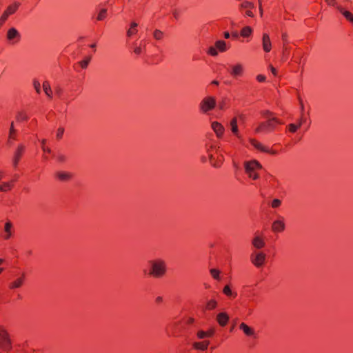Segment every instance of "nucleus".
I'll use <instances>...</instances> for the list:
<instances>
[{
    "label": "nucleus",
    "mask_w": 353,
    "mask_h": 353,
    "mask_svg": "<svg viewBox=\"0 0 353 353\" xmlns=\"http://www.w3.org/2000/svg\"><path fill=\"white\" fill-rule=\"evenodd\" d=\"M272 230L276 232H281L285 230V225L283 221L276 220L272 223Z\"/></svg>",
    "instance_id": "b1692460"
},
{
    "label": "nucleus",
    "mask_w": 353,
    "mask_h": 353,
    "mask_svg": "<svg viewBox=\"0 0 353 353\" xmlns=\"http://www.w3.org/2000/svg\"><path fill=\"white\" fill-rule=\"evenodd\" d=\"M300 104H301V112L300 117H302V116L305 117V116L304 114V105H303V104L301 101H300Z\"/></svg>",
    "instance_id": "5fc2aeb1"
},
{
    "label": "nucleus",
    "mask_w": 353,
    "mask_h": 353,
    "mask_svg": "<svg viewBox=\"0 0 353 353\" xmlns=\"http://www.w3.org/2000/svg\"><path fill=\"white\" fill-rule=\"evenodd\" d=\"M239 329L241 330L244 334L248 336H254L255 337V332L254 330L249 327L248 325H246L244 323H241L239 325Z\"/></svg>",
    "instance_id": "4be33fe9"
},
{
    "label": "nucleus",
    "mask_w": 353,
    "mask_h": 353,
    "mask_svg": "<svg viewBox=\"0 0 353 353\" xmlns=\"http://www.w3.org/2000/svg\"><path fill=\"white\" fill-rule=\"evenodd\" d=\"M269 68L271 72L273 74V75L276 76L277 74L276 68H274L272 65H269Z\"/></svg>",
    "instance_id": "6e6d98bb"
},
{
    "label": "nucleus",
    "mask_w": 353,
    "mask_h": 353,
    "mask_svg": "<svg viewBox=\"0 0 353 353\" xmlns=\"http://www.w3.org/2000/svg\"><path fill=\"white\" fill-rule=\"evenodd\" d=\"M20 3L19 2H14L11 3L8 8L5 10V11L9 14L12 15L14 14L18 10Z\"/></svg>",
    "instance_id": "bb28decb"
},
{
    "label": "nucleus",
    "mask_w": 353,
    "mask_h": 353,
    "mask_svg": "<svg viewBox=\"0 0 353 353\" xmlns=\"http://www.w3.org/2000/svg\"><path fill=\"white\" fill-rule=\"evenodd\" d=\"M272 112L266 111L263 113V117L267 119V121L260 123L259 127L256 129V132H270L273 131L278 124H281L276 117H272Z\"/></svg>",
    "instance_id": "f03ea898"
},
{
    "label": "nucleus",
    "mask_w": 353,
    "mask_h": 353,
    "mask_svg": "<svg viewBox=\"0 0 353 353\" xmlns=\"http://www.w3.org/2000/svg\"><path fill=\"white\" fill-rule=\"evenodd\" d=\"M13 223L10 220H7L5 223L3 232L1 234L2 238L4 240H8L11 238L13 233Z\"/></svg>",
    "instance_id": "9d476101"
},
{
    "label": "nucleus",
    "mask_w": 353,
    "mask_h": 353,
    "mask_svg": "<svg viewBox=\"0 0 353 353\" xmlns=\"http://www.w3.org/2000/svg\"><path fill=\"white\" fill-rule=\"evenodd\" d=\"M282 39L283 40H285L287 39V34L285 33L283 34H282Z\"/></svg>",
    "instance_id": "e2e57ef3"
},
{
    "label": "nucleus",
    "mask_w": 353,
    "mask_h": 353,
    "mask_svg": "<svg viewBox=\"0 0 353 353\" xmlns=\"http://www.w3.org/2000/svg\"><path fill=\"white\" fill-rule=\"evenodd\" d=\"M211 127L218 138H221L223 137L225 128L222 124L217 121H213L212 122Z\"/></svg>",
    "instance_id": "2eb2a0df"
},
{
    "label": "nucleus",
    "mask_w": 353,
    "mask_h": 353,
    "mask_svg": "<svg viewBox=\"0 0 353 353\" xmlns=\"http://www.w3.org/2000/svg\"><path fill=\"white\" fill-rule=\"evenodd\" d=\"M15 134H16V130L14 128V124L12 122L11 123L10 128V133H9L10 139H15Z\"/></svg>",
    "instance_id": "37998d69"
},
{
    "label": "nucleus",
    "mask_w": 353,
    "mask_h": 353,
    "mask_svg": "<svg viewBox=\"0 0 353 353\" xmlns=\"http://www.w3.org/2000/svg\"><path fill=\"white\" fill-rule=\"evenodd\" d=\"M223 36H224L225 39H229L230 37V34L228 32H225L223 34Z\"/></svg>",
    "instance_id": "052dcab7"
},
{
    "label": "nucleus",
    "mask_w": 353,
    "mask_h": 353,
    "mask_svg": "<svg viewBox=\"0 0 353 353\" xmlns=\"http://www.w3.org/2000/svg\"><path fill=\"white\" fill-rule=\"evenodd\" d=\"M6 37L10 44L16 45L21 41V35L17 28L12 27L8 30Z\"/></svg>",
    "instance_id": "0eeeda50"
},
{
    "label": "nucleus",
    "mask_w": 353,
    "mask_h": 353,
    "mask_svg": "<svg viewBox=\"0 0 353 353\" xmlns=\"http://www.w3.org/2000/svg\"><path fill=\"white\" fill-rule=\"evenodd\" d=\"M12 347L8 334L5 328L0 326V348L3 351H9Z\"/></svg>",
    "instance_id": "423d86ee"
},
{
    "label": "nucleus",
    "mask_w": 353,
    "mask_h": 353,
    "mask_svg": "<svg viewBox=\"0 0 353 353\" xmlns=\"http://www.w3.org/2000/svg\"><path fill=\"white\" fill-rule=\"evenodd\" d=\"M244 72V67L241 63H236L230 66V74L234 77H241Z\"/></svg>",
    "instance_id": "f8f14e48"
},
{
    "label": "nucleus",
    "mask_w": 353,
    "mask_h": 353,
    "mask_svg": "<svg viewBox=\"0 0 353 353\" xmlns=\"http://www.w3.org/2000/svg\"><path fill=\"white\" fill-rule=\"evenodd\" d=\"M208 152L209 153V157L210 159L212 158V154L211 153V152L210 151V150H208Z\"/></svg>",
    "instance_id": "69168bd1"
},
{
    "label": "nucleus",
    "mask_w": 353,
    "mask_h": 353,
    "mask_svg": "<svg viewBox=\"0 0 353 353\" xmlns=\"http://www.w3.org/2000/svg\"><path fill=\"white\" fill-rule=\"evenodd\" d=\"M266 153H270V154H276L277 152L276 151H274V150H270V152H265Z\"/></svg>",
    "instance_id": "680f3d73"
},
{
    "label": "nucleus",
    "mask_w": 353,
    "mask_h": 353,
    "mask_svg": "<svg viewBox=\"0 0 353 353\" xmlns=\"http://www.w3.org/2000/svg\"><path fill=\"white\" fill-rule=\"evenodd\" d=\"M46 143V139H42L41 141V148L44 152L50 153L51 150L49 148H47L46 145H45Z\"/></svg>",
    "instance_id": "79ce46f5"
},
{
    "label": "nucleus",
    "mask_w": 353,
    "mask_h": 353,
    "mask_svg": "<svg viewBox=\"0 0 353 353\" xmlns=\"http://www.w3.org/2000/svg\"><path fill=\"white\" fill-rule=\"evenodd\" d=\"M253 32V29L250 27V26H245L243 27L241 32H240V34L241 37H244V38H247V37H249L252 35Z\"/></svg>",
    "instance_id": "c756f323"
},
{
    "label": "nucleus",
    "mask_w": 353,
    "mask_h": 353,
    "mask_svg": "<svg viewBox=\"0 0 353 353\" xmlns=\"http://www.w3.org/2000/svg\"><path fill=\"white\" fill-rule=\"evenodd\" d=\"M324 1L327 3V4L328 6H335L336 8L337 7L336 0H324Z\"/></svg>",
    "instance_id": "8fccbe9b"
},
{
    "label": "nucleus",
    "mask_w": 353,
    "mask_h": 353,
    "mask_svg": "<svg viewBox=\"0 0 353 353\" xmlns=\"http://www.w3.org/2000/svg\"><path fill=\"white\" fill-rule=\"evenodd\" d=\"M256 79L259 82H263L265 80L266 77L263 74H259L256 76Z\"/></svg>",
    "instance_id": "603ef678"
},
{
    "label": "nucleus",
    "mask_w": 353,
    "mask_h": 353,
    "mask_svg": "<svg viewBox=\"0 0 353 353\" xmlns=\"http://www.w3.org/2000/svg\"><path fill=\"white\" fill-rule=\"evenodd\" d=\"M205 332H206V334H207V338H211L214 336V334L215 333V330H214V328L212 327Z\"/></svg>",
    "instance_id": "09e8293b"
},
{
    "label": "nucleus",
    "mask_w": 353,
    "mask_h": 353,
    "mask_svg": "<svg viewBox=\"0 0 353 353\" xmlns=\"http://www.w3.org/2000/svg\"><path fill=\"white\" fill-rule=\"evenodd\" d=\"M38 94H41V91L43 90L45 94L49 97L52 98L54 95V90H36Z\"/></svg>",
    "instance_id": "e433bc0d"
},
{
    "label": "nucleus",
    "mask_w": 353,
    "mask_h": 353,
    "mask_svg": "<svg viewBox=\"0 0 353 353\" xmlns=\"http://www.w3.org/2000/svg\"><path fill=\"white\" fill-rule=\"evenodd\" d=\"M25 279L26 275L24 273H23L19 277L10 283L9 288L11 290H14L21 288L25 281Z\"/></svg>",
    "instance_id": "dca6fc26"
},
{
    "label": "nucleus",
    "mask_w": 353,
    "mask_h": 353,
    "mask_svg": "<svg viewBox=\"0 0 353 353\" xmlns=\"http://www.w3.org/2000/svg\"><path fill=\"white\" fill-rule=\"evenodd\" d=\"M245 14L247 16H248V17H254V14H253V12L250 10H248L245 12Z\"/></svg>",
    "instance_id": "13d9d810"
},
{
    "label": "nucleus",
    "mask_w": 353,
    "mask_h": 353,
    "mask_svg": "<svg viewBox=\"0 0 353 353\" xmlns=\"http://www.w3.org/2000/svg\"><path fill=\"white\" fill-rule=\"evenodd\" d=\"M210 272L213 279L217 281H219L221 279L220 271L219 270L212 268L210 270Z\"/></svg>",
    "instance_id": "c9c22d12"
},
{
    "label": "nucleus",
    "mask_w": 353,
    "mask_h": 353,
    "mask_svg": "<svg viewBox=\"0 0 353 353\" xmlns=\"http://www.w3.org/2000/svg\"><path fill=\"white\" fill-rule=\"evenodd\" d=\"M241 8L245 9H252L254 8V5L249 2V1H245L241 3Z\"/></svg>",
    "instance_id": "a18cd8bd"
},
{
    "label": "nucleus",
    "mask_w": 353,
    "mask_h": 353,
    "mask_svg": "<svg viewBox=\"0 0 353 353\" xmlns=\"http://www.w3.org/2000/svg\"><path fill=\"white\" fill-rule=\"evenodd\" d=\"M212 84L214 85H218L219 83L216 81H214L212 82Z\"/></svg>",
    "instance_id": "0e129e2a"
},
{
    "label": "nucleus",
    "mask_w": 353,
    "mask_h": 353,
    "mask_svg": "<svg viewBox=\"0 0 353 353\" xmlns=\"http://www.w3.org/2000/svg\"><path fill=\"white\" fill-rule=\"evenodd\" d=\"M266 259V254L263 252H254L250 255V261L256 268L262 267Z\"/></svg>",
    "instance_id": "1a4fd4ad"
},
{
    "label": "nucleus",
    "mask_w": 353,
    "mask_h": 353,
    "mask_svg": "<svg viewBox=\"0 0 353 353\" xmlns=\"http://www.w3.org/2000/svg\"><path fill=\"white\" fill-rule=\"evenodd\" d=\"M252 244L254 248L259 250L263 248L265 246V243L262 237L259 236H256L253 238L252 241Z\"/></svg>",
    "instance_id": "412c9836"
},
{
    "label": "nucleus",
    "mask_w": 353,
    "mask_h": 353,
    "mask_svg": "<svg viewBox=\"0 0 353 353\" xmlns=\"http://www.w3.org/2000/svg\"><path fill=\"white\" fill-rule=\"evenodd\" d=\"M150 267L148 274L154 278L163 277L167 271L165 261L162 259H156L148 261Z\"/></svg>",
    "instance_id": "f257e3e1"
},
{
    "label": "nucleus",
    "mask_w": 353,
    "mask_h": 353,
    "mask_svg": "<svg viewBox=\"0 0 353 353\" xmlns=\"http://www.w3.org/2000/svg\"><path fill=\"white\" fill-rule=\"evenodd\" d=\"M230 48V45L222 39L216 40L213 46H210L206 53L213 57H217L219 53L227 52Z\"/></svg>",
    "instance_id": "39448f33"
},
{
    "label": "nucleus",
    "mask_w": 353,
    "mask_h": 353,
    "mask_svg": "<svg viewBox=\"0 0 353 353\" xmlns=\"http://www.w3.org/2000/svg\"><path fill=\"white\" fill-rule=\"evenodd\" d=\"M217 301L214 299L208 300L206 303L205 308L208 310H214L217 306Z\"/></svg>",
    "instance_id": "2f4dec72"
},
{
    "label": "nucleus",
    "mask_w": 353,
    "mask_h": 353,
    "mask_svg": "<svg viewBox=\"0 0 353 353\" xmlns=\"http://www.w3.org/2000/svg\"><path fill=\"white\" fill-rule=\"evenodd\" d=\"M91 61V57H86L83 60L80 61L78 63V65L82 68L85 69L88 68L90 62Z\"/></svg>",
    "instance_id": "473e14b6"
},
{
    "label": "nucleus",
    "mask_w": 353,
    "mask_h": 353,
    "mask_svg": "<svg viewBox=\"0 0 353 353\" xmlns=\"http://www.w3.org/2000/svg\"><path fill=\"white\" fill-rule=\"evenodd\" d=\"M155 302L157 304H161L163 302V297L162 296H157L155 299Z\"/></svg>",
    "instance_id": "4d7b16f0"
},
{
    "label": "nucleus",
    "mask_w": 353,
    "mask_h": 353,
    "mask_svg": "<svg viewBox=\"0 0 353 353\" xmlns=\"http://www.w3.org/2000/svg\"><path fill=\"white\" fill-rule=\"evenodd\" d=\"M153 37L157 40V41H161L163 39L164 37V33L159 30H155L153 32Z\"/></svg>",
    "instance_id": "72a5a7b5"
},
{
    "label": "nucleus",
    "mask_w": 353,
    "mask_h": 353,
    "mask_svg": "<svg viewBox=\"0 0 353 353\" xmlns=\"http://www.w3.org/2000/svg\"><path fill=\"white\" fill-rule=\"evenodd\" d=\"M55 175L56 177L61 181H68L72 177V173L64 171L57 172Z\"/></svg>",
    "instance_id": "aec40b11"
},
{
    "label": "nucleus",
    "mask_w": 353,
    "mask_h": 353,
    "mask_svg": "<svg viewBox=\"0 0 353 353\" xmlns=\"http://www.w3.org/2000/svg\"><path fill=\"white\" fill-rule=\"evenodd\" d=\"M14 180H12L9 182H3L0 184V192H7L10 190L14 185Z\"/></svg>",
    "instance_id": "c85d7f7f"
},
{
    "label": "nucleus",
    "mask_w": 353,
    "mask_h": 353,
    "mask_svg": "<svg viewBox=\"0 0 353 353\" xmlns=\"http://www.w3.org/2000/svg\"><path fill=\"white\" fill-rule=\"evenodd\" d=\"M214 149L216 150L217 152L220 153L221 154L222 153H224L231 157L234 156V153L232 150H230V147L228 145H223V147H217L214 146Z\"/></svg>",
    "instance_id": "a878e982"
},
{
    "label": "nucleus",
    "mask_w": 353,
    "mask_h": 353,
    "mask_svg": "<svg viewBox=\"0 0 353 353\" xmlns=\"http://www.w3.org/2000/svg\"><path fill=\"white\" fill-rule=\"evenodd\" d=\"M336 8L347 21L353 23V13L344 9L341 6H337Z\"/></svg>",
    "instance_id": "5701e85b"
},
{
    "label": "nucleus",
    "mask_w": 353,
    "mask_h": 353,
    "mask_svg": "<svg viewBox=\"0 0 353 353\" xmlns=\"http://www.w3.org/2000/svg\"><path fill=\"white\" fill-rule=\"evenodd\" d=\"M210 345V341L205 340L203 341H195L192 343V347L196 350L205 351Z\"/></svg>",
    "instance_id": "f3484780"
},
{
    "label": "nucleus",
    "mask_w": 353,
    "mask_h": 353,
    "mask_svg": "<svg viewBox=\"0 0 353 353\" xmlns=\"http://www.w3.org/2000/svg\"><path fill=\"white\" fill-rule=\"evenodd\" d=\"M41 86L43 87V88H50V84L49 81L43 80L42 81Z\"/></svg>",
    "instance_id": "3c124183"
},
{
    "label": "nucleus",
    "mask_w": 353,
    "mask_h": 353,
    "mask_svg": "<svg viewBox=\"0 0 353 353\" xmlns=\"http://www.w3.org/2000/svg\"><path fill=\"white\" fill-rule=\"evenodd\" d=\"M90 47L91 48H94L96 47V44H95V43L91 44V45L90 46Z\"/></svg>",
    "instance_id": "338daca9"
},
{
    "label": "nucleus",
    "mask_w": 353,
    "mask_h": 353,
    "mask_svg": "<svg viewBox=\"0 0 353 353\" xmlns=\"http://www.w3.org/2000/svg\"><path fill=\"white\" fill-rule=\"evenodd\" d=\"M66 158L63 154H59L57 156V160L59 162H64L65 161Z\"/></svg>",
    "instance_id": "864d4df0"
},
{
    "label": "nucleus",
    "mask_w": 353,
    "mask_h": 353,
    "mask_svg": "<svg viewBox=\"0 0 353 353\" xmlns=\"http://www.w3.org/2000/svg\"><path fill=\"white\" fill-rule=\"evenodd\" d=\"M32 86L34 88H40L41 86V82L39 79H34L32 81Z\"/></svg>",
    "instance_id": "de8ad7c7"
},
{
    "label": "nucleus",
    "mask_w": 353,
    "mask_h": 353,
    "mask_svg": "<svg viewBox=\"0 0 353 353\" xmlns=\"http://www.w3.org/2000/svg\"><path fill=\"white\" fill-rule=\"evenodd\" d=\"M106 16H107V9L102 8L99 12L98 15L97 17V19L98 21H102L105 19Z\"/></svg>",
    "instance_id": "f704fd0d"
},
{
    "label": "nucleus",
    "mask_w": 353,
    "mask_h": 353,
    "mask_svg": "<svg viewBox=\"0 0 353 353\" xmlns=\"http://www.w3.org/2000/svg\"><path fill=\"white\" fill-rule=\"evenodd\" d=\"M26 353H37V352H36L34 350H32L31 352H30L28 351H26Z\"/></svg>",
    "instance_id": "774afa93"
},
{
    "label": "nucleus",
    "mask_w": 353,
    "mask_h": 353,
    "mask_svg": "<svg viewBox=\"0 0 353 353\" xmlns=\"http://www.w3.org/2000/svg\"><path fill=\"white\" fill-rule=\"evenodd\" d=\"M243 166L246 174L252 180H257L259 178V171L262 170V165L256 160L245 161Z\"/></svg>",
    "instance_id": "20e7f679"
},
{
    "label": "nucleus",
    "mask_w": 353,
    "mask_h": 353,
    "mask_svg": "<svg viewBox=\"0 0 353 353\" xmlns=\"http://www.w3.org/2000/svg\"><path fill=\"white\" fill-rule=\"evenodd\" d=\"M259 1V12H260V15L261 17L263 16V8H262V6H261V0H258Z\"/></svg>",
    "instance_id": "bf43d9fd"
},
{
    "label": "nucleus",
    "mask_w": 353,
    "mask_h": 353,
    "mask_svg": "<svg viewBox=\"0 0 353 353\" xmlns=\"http://www.w3.org/2000/svg\"><path fill=\"white\" fill-rule=\"evenodd\" d=\"M281 204V201L279 199H274L272 200L271 206L273 208H279Z\"/></svg>",
    "instance_id": "a19ab883"
},
{
    "label": "nucleus",
    "mask_w": 353,
    "mask_h": 353,
    "mask_svg": "<svg viewBox=\"0 0 353 353\" xmlns=\"http://www.w3.org/2000/svg\"><path fill=\"white\" fill-rule=\"evenodd\" d=\"M223 292L227 296L235 298L237 296V293L235 292H232L229 285H225L223 288Z\"/></svg>",
    "instance_id": "7c9ffc66"
},
{
    "label": "nucleus",
    "mask_w": 353,
    "mask_h": 353,
    "mask_svg": "<svg viewBox=\"0 0 353 353\" xmlns=\"http://www.w3.org/2000/svg\"><path fill=\"white\" fill-rule=\"evenodd\" d=\"M216 100L213 97H206L200 103V110L203 113L212 110L216 105Z\"/></svg>",
    "instance_id": "6e6552de"
},
{
    "label": "nucleus",
    "mask_w": 353,
    "mask_h": 353,
    "mask_svg": "<svg viewBox=\"0 0 353 353\" xmlns=\"http://www.w3.org/2000/svg\"><path fill=\"white\" fill-rule=\"evenodd\" d=\"M10 16V15H9L6 11H4L0 17V26H2L6 21V20Z\"/></svg>",
    "instance_id": "ea45409f"
},
{
    "label": "nucleus",
    "mask_w": 353,
    "mask_h": 353,
    "mask_svg": "<svg viewBox=\"0 0 353 353\" xmlns=\"http://www.w3.org/2000/svg\"><path fill=\"white\" fill-rule=\"evenodd\" d=\"M261 42L263 50L266 53L270 52L272 50V44L270 37L268 33L263 34Z\"/></svg>",
    "instance_id": "ddd939ff"
},
{
    "label": "nucleus",
    "mask_w": 353,
    "mask_h": 353,
    "mask_svg": "<svg viewBox=\"0 0 353 353\" xmlns=\"http://www.w3.org/2000/svg\"><path fill=\"white\" fill-rule=\"evenodd\" d=\"M138 24L136 22H132L130 25V28L127 31V36L128 37H132L135 35L138 32L137 29Z\"/></svg>",
    "instance_id": "cd10ccee"
},
{
    "label": "nucleus",
    "mask_w": 353,
    "mask_h": 353,
    "mask_svg": "<svg viewBox=\"0 0 353 353\" xmlns=\"http://www.w3.org/2000/svg\"><path fill=\"white\" fill-rule=\"evenodd\" d=\"M250 142L251 145L258 150H260L263 152H270V149L264 146L263 145H262L260 142H259L256 139H250Z\"/></svg>",
    "instance_id": "393cba45"
},
{
    "label": "nucleus",
    "mask_w": 353,
    "mask_h": 353,
    "mask_svg": "<svg viewBox=\"0 0 353 353\" xmlns=\"http://www.w3.org/2000/svg\"><path fill=\"white\" fill-rule=\"evenodd\" d=\"M64 133V128L62 127H60L58 128L56 134V137L57 139H61L63 137Z\"/></svg>",
    "instance_id": "c03bdc74"
},
{
    "label": "nucleus",
    "mask_w": 353,
    "mask_h": 353,
    "mask_svg": "<svg viewBox=\"0 0 353 353\" xmlns=\"http://www.w3.org/2000/svg\"><path fill=\"white\" fill-rule=\"evenodd\" d=\"M133 52L135 54L139 55L143 52V48L140 46L134 45Z\"/></svg>",
    "instance_id": "49530a36"
},
{
    "label": "nucleus",
    "mask_w": 353,
    "mask_h": 353,
    "mask_svg": "<svg viewBox=\"0 0 353 353\" xmlns=\"http://www.w3.org/2000/svg\"><path fill=\"white\" fill-rule=\"evenodd\" d=\"M216 320L220 326L224 327L228 324L229 316L225 312H220L216 315Z\"/></svg>",
    "instance_id": "6ab92c4d"
},
{
    "label": "nucleus",
    "mask_w": 353,
    "mask_h": 353,
    "mask_svg": "<svg viewBox=\"0 0 353 353\" xmlns=\"http://www.w3.org/2000/svg\"><path fill=\"white\" fill-rule=\"evenodd\" d=\"M25 151V146L22 144L18 145L17 150L14 152L13 158H12V165L14 168H17L18 163Z\"/></svg>",
    "instance_id": "9b49d317"
},
{
    "label": "nucleus",
    "mask_w": 353,
    "mask_h": 353,
    "mask_svg": "<svg viewBox=\"0 0 353 353\" xmlns=\"http://www.w3.org/2000/svg\"><path fill=\"white\" fill-rule=\"evenodd\" d=\"M194 319L188 318L184 321H176L172 322L169 325V332L173 336H179L183 332L188 331V325L194 323Z\"/></svg>",
    "instance_id": "7ed1b4c3"
},
{
    "label": "nucleus",
    "mask_w": 353,
    "mask_h": 353,
    "mask_svg": "<svg viewBox=\"0 0 353 353\" xmlns=\"http://www.w3.org/2000/svg\"><path fill=\"white\" fill-rule=\"evenodd\" d=\"M307 121V118L304 117L303 116L301 117L299 119L297 123H291L288 125V129L289 131L292 133H294L297 131V130L303 125Z\"/></svg>",
    "instance_id": "a211bd4d"
},
{
    "label": "nucleus",
    "mask_w": 353,
    "mask_h": 353,
    "mask_svg": "<svg viewBox=\"0 0 353 353\" xmlns=\"http://www.w3.org/2000/svg\"><path fill=\"white\" fill-rule=\"evenodd\" d=\"M196 336L199 339H203L207 338L206 332L202 330H199L196 332Z\"/></svg>",
    "instance_id": "58836bf2"
},
{
    "label": "nucleus",
    "mask_w": 353,
    "mask_h": 353,
    "mask_svg": "<svg viewBox=\"0 0 353 353\" xmlns=\"http://www.w3.org/2000/svg\"><path fill=\"white\" fill-rule=\"evenodd\" d=\"M28 119V116L23 112H19L17 115V120L18 121H23Z\"/></svg>",
    "instance_id": "4c0bfd02"
},
{
    "label": "nucleus",
    "mask_w": 353,
    "mask_h": 353,
    "mask_svg": "<svg viewBox=\"0 0 353 353\" xmlns=\"http://www.w3.org/2000/svg\"><path fill=\"white\" fill-rule=\"evenodd\" d=\"M230 127L232 133L240 141H242V137L239 132L238 125H237V119L236 117H234L230 121Z\"/></svg>",
    "instance_id": "4468645a"
}]
</instances>
